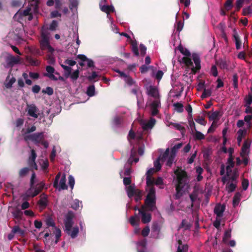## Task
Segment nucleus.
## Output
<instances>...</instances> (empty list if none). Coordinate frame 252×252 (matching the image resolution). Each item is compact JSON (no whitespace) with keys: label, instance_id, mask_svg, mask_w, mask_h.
<instances>
[{"label":"nucleus","instance_id":"1","mask_svg":"<svg viewBox=\"0 0 252 252\" xmlns=\"http://www.w3.org/2000/svg\"><path fill=\"white\" fill-rule=\"evenodd\" d=\"M45 222L47 226L46 229H48L50 226L53 227V233L55 234L56 240L55 241L53 240V235L51 233V231L50 230H49V232L47 230L45 229L44 231H46V232L44 234V238H45V240L44 242L45 245L50 243V245H55L58 243L61 237V230L60 228L56 226L54 220L52 217H49L47 218L45 220Z\"/></svg>","mask_w":252,"mask_h":252},{"label":"nucleus","instance_id":"2","mask_svg":"<svg viewBox=\"0 0 252 252\" xmlns=\"http://www.w3.org/2000/svg\"><path fill=\"white\" fill-rule=\"evenodd\" d=\"M177 176V184L176 185V193L175 194V199H180L183 195L182 190L187 183V173L183 170L177 169L175 171Z\"/></svg>","mask_w":252,"mask_h":252},{"label":"nucleus","instance_id":"3","mask_svg":"<svg viewBox=\"0 0 252 252\" xmlns=\"http://www.w3.org/2000/svg\"><path fill=\"white\" fill-rule=\"evenodd\" d=\"M192 58L195 63V67L193 66V63L189 57H184L182 60L186 65L189 67H191V71L195 74L197 71L200 69V60L199 56L196 53L192 54Z\"/></svg>","mask_w":252,"mask_h":252},{"label":"nucleus","instance_id":"4","mask_svg":"<svg viewBox=\"0 0 252 252\" xmlns=\"http://www.w3.org/2000/svg\"><path fill=\"white\" fill-rule=\"evenodd\" d=\"M144 204L147 210L153 211L156 208V197L155 188L149 189L148 194L144 200Z\"/></svg>","mask_w":252,"mask_h":252},{"label":"nucleus","instance_id":"5","mask_svg":"<svg viewBox=\"0 0 252 252\" xmlns=\"http://www.w3.org/2000/svg\"><path fill=\"white\" fill-rule=\"evenodd\" d=\"M44 135L43 132L35 133L32 134L26 135L24 136V139L25 141L31 140L35 144L40 143L44 140Z\"/></svg>","mask_w":252,"mask_h":252},{"label":"nucleus","instance_id":"6","mask_svg":"<svg viewBox=\"0 0 252 252\" xmlns=\"http://www.w3.org/2000/svg\"><path fill=\"white\" fill-rule=\"evenodd\" d=\"M44 184L43 183H40L38 185V187H37L34 191L33 192H32L30 189H29L28 191V193L24 194L23 195V199L24 200H27L29 197H34L37 195L43 189Z\"/></svg>","mask_w":252,"mask_h":252},{"label":"nucleus","instance_id":"7","mask_svg":"<svg viewBox=\"0 0 252 252\" xmlns=\"http://www.w3.org/2000/svg\"><path fill=\"white\" fill-rule=\"evenodd\" d=\"M73 213L71 211H68L65 216V218L64 220L65 230L69 231L71 229V228L73 224Z\"/></svg>","mask_w":252,"mask_h":252},{"label":"nucleus","instance_id":"8","mask_svg":"<svg viewBox=\"0 0 252 252\" xmlns=\"http://www.w3.org/2000/svg\"><path fill=\"white\" fill-rule=\"evenodd\" d=\"M37 157L36 152L34 149L31 150V156L29 157L28 160L29 165L31 168L37 170L38 166L35 162V159Z\"/></svg>","mask_w":252,"mask_h":252},{"label":"nucleus","instance_id":"9","mask_svg":"<svg viewBox=\"0 0 252 252\" xmlns=\"http://www.w3.org/2000/svg\"><path fill=\"white\" fill-rule=\"evenodd\" d=\"M139 214L141 215V221L143 223H147L151 220V215L144 210V207L142 206L141 209H139Z\"/></svg>","mask_w":252,"mask_h":252},{"label":"nucleus","instance_id":"10","mask_svg":"<svg viewBox=\"0 0 252 252\" xmlns=\"http://www.w3.org/2000/svg\"><path fill=\"white\" fill-rule=\"evenodd\" d=\"M28 114L34 118H37L38 115L37 113L39 111L38 108L34 104H30L27 105Z\"/></svg>","mask_w":252,"mask_h":252},{"label":"nucleus","instance_id":"11","mask_svg":"<svg viewBox=\"0 0 252 252\" xmlns=\"http://www.w3.org/2000/svg\"><path fill=\"white\" fill-rule=\"evenodd\" d=\"M37 204L40 211L46 208L48 205V197L45 194L42 193L40 195V199L38 201Z\"/></svg>","mask_w":252,"mask_h":252},{"label":"nucleus","instance_id":"12","mask_svg":"<svg viewBox=\"0 0 252 252\" xmlns=\"http://www.w3.org/2000/svg\"><path fill=\"white\" fill-rule=\"evenodd\" d=\"M225 210V205L224 204H217L214 208V213L218 218H221L223 216V212Z\"/></svg>","mask_w":252,"mask_h":252},{"label":"nucleus","instance_id":"13","mask_svg":"<svg viewBox=\"0 0 252 252\" xmlns=\"http://www.w3.org/2000/svg\"><path fill=\"white\" fill-rule=\"evenodd\" d=\"M148 94L154 97L155 99L159 98V97L158 89L152 86L149 87L148 91Z\"/></svg>","mask_w":252,"mask_h":252},{"label":"nucleus","instance_id":"14","mask_svg":"<svg viewBox=\"0 0 252 252\" xmlns=\"http://www.w3.org/2000/svg\"><path fill=\"white\" fill-rule=\"evenodd\" d=\"M27 16H28L29 21H31L33 18L32 13H29L26 9L20 10L15 15V17L19 16L21 19H22L23 17Z\"/></svg>","mask_w":252,"mask_h":252},{"label":"nucleus","instance_id":"15","mask_svg":"<svg viewBox=\"0 0 252 252\" xmlns=\"http://www.w3.org/2000/svg\"><path fill=\"white\" fill-rule=\"evenodd\" d=\"M99 6L101 10L106 13L107 15L115 11L114 7L112 5H102L101 3H100Z\"/></svg>","mask_w":252,"mask_h":252},{"label":"nucleus","instance_id":"16","mask_svg":"<svg viewBox=\"0 0 252 252\" xmlns=\"http://www.w3.org/2000/svg\"><path fill=\"white\" fill-rule=\"evenodd\" d=\"M207 114L209 120L210 121H213V122H215L216 120H219L220 117V111H216L211 114L210 111H208L207 112Z\"/></svg>","mask_w":252,"mask_h":252},{"label":"nucleus","instance_id":"17","mask_svg":"<svg viewBox=\"0 0 252 252\" xmlns=\"http://www.w3.org/2000/svg\"><path fill=\"white\" fill-rule=\"evenodd\" d=\"M156 120L155 119H151L149 121L146 123H144L142 125V127L143 130H147L149 129L152 128L155 125Z\"/></svg>","mask_w":252,"mask_h":252},{"label":"nucleus","instance_id":"18","mask_svg":"<svg viewBox=\"0 0 252 252\" xmlns=\"http://www.w3.org/2000/svg\"><path fill=\"white\" fill-rule=\"evenodd\" d=\"M178 247L177 252H188V245L187 244H183L181 240L178 241Z\"/></svg>","mask_w":252,"mask_h":252},{"label":"nucleus","instance_id":"19","mask_svg":"<svg viewBox=\"0 0 252 252\" xmlns=\"http://www.w3.org/2000/svg\"><path fill=\"white\" fill-rule=\"evenodd\" d=\"M246 133H247V130L245 129H240L238 131V132H237V134H238L237 142H238V146H240L241 145V143L242 141V139H243V137H244L246 135Z\"/></svg>","mask_w":252,"mask_h":252},{"label":"nucleus","instance_id":"20","mask_svg":"<svg viewBox=\"0 0 252 252\" xmlns=\"http://www.w3.org/2000/svg\"><path fill=\"white\" fill-rule=\"evenodd\" d=\"M40 44L41 50H46L47 47L50 45L49 39H47L44 36L43 39H41Z\"/></svg>","mask_w":252,"mask_h":252},{"label":"nucleus","instance_id":"21","mask_svg":"<svg viewBox=\"0 0 252 252\" xmlns=\"http://www.w3.org/2000/svg\"><path fill=\"white\" fill-rule=\"evenodd\" d=\"M234 34H233V37L235 41L236 48L237 50H239L241 46V41L235 29L234 30Z\"/></svg>","mask_w":252,"mask_h":252},{"label":"nucleus","instance_id":"22","mask_svg":"<svg viewBox=\"0 0 252 252\" xmlns=\"http://www.w3.org/2000/svg\"><path fill=\"white\" fill-rule=\"evenodd\" d=\"M127 195L129 198H131L134 195L136 189L134 188V185L129 186L126 188Z\"/></svg>","mask_w":252,"mask_h":252},{"label":"nucleus","instance_id":"23","mask_svg":"<svg viewBox=\"0 0 252 252\" xmlns=\"http://www.w3.org/2000/svg\"><path fill=\"white\" fill-rule=\"evenodd\" d=\"M66 232V233L70 235V237L72 238H75L77 237L78 233H79V228L78 227H74L72 228V230L71 231V229L69 231L65 230Z\"/></svg>","mask_w":252,"mask_h":252},{"label":"nucleus","instance_id":"24","mask_svg":"<svg viewBox=\"0 0 252 252\" xmlns=\"http://www.w3.org/2000/svg\"><path fill=\"white\" fill-rule=\"evenodd\" d=\"M161 225L158 222L155 221L154 222L152 225V230L153 232H156L158 234L161 230Z\"/></svg>","mask_w":252,"mask_h":252},{"label":"nucleus","instance_id":"25","mask_svg":"<svg viewBox=\"0 0 252 252\" xmlns=\"http://www.w3.org/2000/svg\"><path fill=\"white\" fill-rule=\"evenodd\" d=\"M62 67L64 69V76L66 78H68L71 75L72 68L71 67L64 65L61 64Z\"/></svg>","mask_w":252,"mask_h":252},{"label":"nucleus","instance_id":"26","mask_svg":"<svg viewBox=\"0 0 252 252\" xmlns=\"http://www.w3.org/2000/svg\"><path fill=\"white\" fill-rule=\"evenodd\" d=\"M129 223L132 226L138 225L139 222V218L135 214L134 216L130 217L129 220Z\"/></svg>","mask_w":252,"mask_h":252},{"label":"nucleus","instance_id":"27","mask_svg":"<svg viewBox=\"0 0 252 252\" xmlns=\"http://www.w3.org/2000/svg\"><path fill=\"white\" fill-rule=\"evenodd\" d=\"M12 230L13 231V233H14L15 234H18L20 236H24L25 235V231L21 229L18 225L14 226Z\"/></svg>","mask_w":252,"mask_h":252},{"label":"nucleus","instance_id":"28","mask_svg":"<svg viewBox=\"0 0 252 252\" xmlns=\"http://www.w3.org/2000/svg\"><path fill=\"white\" fill-rule=\"evenodd\" d=\"M66 182V178L65 175L63 174L62 177L60 182V189L59 190L61 189H66L67 188V187L65 184Z\"/></svg>","mask_w":252,"mask_h":252},{"label":"nucleus","instance_id":"29","mask_svg":"<svg viewBox=\"0 0 252 252\" xmlns=\"http://www.w3.org/2000/svg\"><path fill=\"white\" fill-rule=\"evenodd\" d=\"M131 50L135 56H139V52L137 47V42L136 41H131Z\"/></svg>","mask_w":252,"mask_h":252},{"label":"nucleus","instance_id":"30","mask_svg":"<svg viewBox=\"0 0 252 252\" xmlns=\"http://www.w3.org/2000/svg\"><path fill=\"white\" fill-rule=\"evenodd\" d=\"M146 185L149 187L150 189L152 188H155L154 185H155V179L152 177H149V176H146Z\"/></svg>","mask_w":252,"mask_h":252},{"label":"nucleus","instance_id":"31","mask_svg":"<svg viewBox=\"0 0 252 252\" xmlns=\"http://www.w3.org/2000/svg\"><path fill=\"white\" fill-rule=\"evenodd\" d=\"M30 170V168L27 167L21 168L18 172L19 177L23 178L26 176L29 172Z\"/></svg>","mask_w":252,"mask_h":252},{"label":"nucleus","instance_id":"32","mask_svg":"<svg viewBox=\"0 0 252 252\" xmlns=\"http://www.w3.org/2000/svg\"><path fill=\"white\" fill-rule=\"evenodd\" d=\"M231 237V230L228 229L225 231L224 235L222 238V241L224 243H226L228 240Z\"/></svg>","mask_w":252,"mask_h":252},{"label":"nucleus","instance_id":"33","mask_svg":"<svg viewBox=\"0 0 252 252\" xmlns=\"http://www.w3.org/2000/svg\"><path fill=\"white\" fill-rule=\"evenodd\" d=\"M178 48L179 50L180 51V52L185 55L186 56L190 57L191 55V54L190 52L186 48H184L182 45H180Z\"/></svg>","mask_w":252,"mask_h":252},{"label":"nucleus","instance_id":"34","mask_svg":"<svg viewBox=\"0 0 252 252\" xmlns=\"http://www.w3.org/2000/svg\"><path fill=\"white\" fill-rule=\"evenodd\" d=\"M217 63L218 65L220 66L221 69H227L228 68V64L226 63V61L224 60H219L217 62Z\"/></svg>","mask_w":252,"mask_h":252},{"label":"nucleus","instance_id":"35","mask_svg":"<svg viewBox=\"0 0 252 252\" xmlns=\"http://www.w3.org/2000/svg\"><path fill=\"white\" fill-rule=\"evenodd\" d=\"M169 156V149L167 148L166 149L165 151L162 155H161L158 158H160V159L162 162H164L166 160V159L168 158Z\"/></svg>","mask_w":252,"mask_h":252},{"label":"nucleus","instance_id":"36","mask_svg":"<svg viewBox=\"0 0 252 252\" xmlns=\"http://www.w3.org/2000/svg\"><path fill=\"white\" fill-rule=\"evenodd\" d=\"M95 87L94 85H90L87 88V94L89 96H93L94 95Z\"/></svg>","mask_w":252,"mask_h":252},{"label":"nucleus","instance_id":"37","mask_svg":"<svg viewBox=\"0 0 252 252\" xmlns=\"http://www.w3.org/2000/svg\"><path fill=\"white\" fill-rule=\"evenodd\" d=\"M40 2V0H30V4L33 6L35 12L37 11L38 8H39V4Z\"/></svg>","mask_w":252,"mask_h":252},{"label":"nucleus","instance_id":"38","mask_svg":"<svg viewBox=\"0 0 252 252\" xmlns=\"http://www.w3.org/2000/svg\"><path fill=\"white\" fill-rule=\"evenodd\" d=\"M240 197L241 194L239 192H236L235 193L233 199V204L234 207L238 205L240 201Z\"/></svg>","mask_w":252,"mask_h":252},{"label":"nucleus","instance_id":"39","mask_svg":"<svg viewBox=\"0 0 252 252\" xmlns=\"http://www.w3.org/2000/svg\"><path fill=\"white\" fill-rule=\"evenodd\" d=\"M195 131V133L193 135L195 140H200L204 139L205 138L204 135L201 132L196 130Z\"/></svg>","mask_w":252,"mask_h":252},{"label":"nucleus","instance_id":"40","mask_svg":"<svg viewBox=\"0 0 252 252\" xmlns=\"http://www.w3.org/2000/svg\"><path fill=\"white\" fill-rule=\"evenodd\" d=\"M173 106L175 107V109L176 110V111L178 113H182L184 111V106L183 105L180 103V102H177L173 104Z\"/></svg>","mask_w":252,"mask_h":252},{"label":"nucleus","instance_id":"41","mask_svg":"<svg viewBox=\"0 0 252 252\" xmlns=\"http://www.w3.org/2000/svg\"><path fill=\"white\" fill-rule=\"evenodd\" d=\"M245 107L249 106L252 103V92L249 93L248 95L245 98Z\"/></svg>","mask_w":252,"mask_h":252},{"label":"nucleus","instance_id":"42","mask_svg":"<svg viewBox=\"0 0 252 252\" xmlns=\"http://www.w3.org/2000/svg\"><path fill=\"white\" fill-rule=\"evenodd\" d=\"M212 91L211 89H204L203 92L201 95L202 99L205 98L211 95Z\"/></svg>","mask_w":252,"mask_h":252},{"label":"nucleus","instance_id":"43","mask_svg":"<svg viewBox=\"0 0 252 252\" xmlns=\"http://www.w3.org/2000/svg\"><path fill=\"white\" fill-rule=\"evenodd\" d=\"M183 146L182 143H178L175 145L171 149V154L176 156V154L178 150L180 149Z\"/></svg>","mask_w":252,"mask_h":252},{"label":"nucleus","instance_id":"44","mask_svg":"<svg viewBox=\"0 0 252 252\" xmlns=\"http://www.w3.org/2000/svg\"><path fill=\"white\" fill-rule=\"evenodd\" d=\"M175 155L170 153V156L167 158V162L166 164V165L169 167H171V166L173 163L174 160L175 159Z\"/></svg>","mask_w":252,"mask_h":252},{"label":"nucleus","instance_id":"45","mask_svg":"<svg viewBox=\"0 0 252 252\" xmlns=\"http://www.w3.org/2000/svg\"><path fill=\"white\" fill-rule=\"evenodd\" d=\"M12 214L14 218L19 219L21 218V217L23 215V213L19 209H16L12 212Z\"/></svg>","mask_w":252,"mask_h":252},{"label":"nucleus","instance_id":"46","mask_svg":"<svg viewBox=\"0 0 252 252\" xmlns=\"http://www.w3.org/2000/svg\"><path fill=\"white\" fill-rule=\"evenodd\" d=\"M236 187V185L233 183H231L230 184H227L226 186V189L228 192H232L234 191L235 190Z\"/></svg>","mask_w":252,"mask_h":252},{"label":"nucleus","instance_id":"47","mask_svg":"<svg viewBox=\"0 0 252 252\" xmlns=\"http://www.w3.org/2000/svg\"><path fill=\"white\" fill-rule=\"evenodd\" d=\"M79 70L78 69H77L72 73H71V75H70L69 77L72 81H76L79 77Z\"/></svg>","mask_w":252,"mask_h":252},{"label":"nucleus","instance_id":"48","mask_svg":"<svg viewBox=\"0 0 252 252\" xmlns=\"http://www.w3.org/2000/svg\"><path fill=\"white\" fill-rule=\"evenodd\" d=\"M19 60L14 56L10 57L8 59V64L12 66L14 64L18 63Z\"/></svg>","mask_w":252,"mask_h":252},{"label":"nucleus","instance_id":"49","mask_svg":"<svg viewBox=\"0 0 252 252\" xmlns=\"http://www.w3.org/2000/svg\"><path fill=\"white\" fill-rule=\"evenodd\" d=\"M232 81L234 89H237L238 88V75L237 73H235L233 75Z\"/></svg>","mask_w":252,"mask_h":252},{"label":"nucleus","instance_id":"50","mask_svg":"<svg viewBox=\"0 0 252 252\" xmlns=\"http://www.w3.org/2000/svg\"><path fill=\"white\" fill-rule=\"evenodd\" d=\"M46 70L47 72V73H45L44 74V76H47L49 75V74H53L55 72V68L50 65H48L46 67Z\"/></svg>","mask_w":252,"mask_h":252},{"label":"nucleus","instance_id":"51","mask_svg":"<svg viewBox=\"0 0 252 252\" xmlns=\"http://www.w3.org/2000/svg\"><path fill=\"white\" fill-rule=\"evenodd\" d=\"M125 82L127 84V85L131 86L132 85H135V82L133 80V79L129 75H128L125 79Z\"/></svg>","mask_w":252,"mask_h":252},{"label":"nucleus","instance_id":"52","mask_svg":"<svg viewBox=\"0 0 252 252\" xmlns=\"http://www.w3.org/2000/svg\"><path fill=\"white\" fill-rule=\"evenodd\" d=\"M48 30H49L48 28L46 29L45 27H42L41 31V38L43 39V37L45 36L46 38L49 39L48 35L49 32L48 31Z\"/></svg>","mask_w":252,"mask_h":252},{"label":"nucleus","instance_id":"53","mask_svg":"<svg viewBox=\"0 0 252 252\" xmlns=\"http://www.w3.org/2000/svg\"><path fill=\"white\" fill-rule=\"evenodd\" d=\"M58 26V22L56 20H53L50 24L49 28L48 29L50 31H54L56 30Z\"/></svg>","mask_w":252,"mask_h":252},{"label":"nucleus","instance_id":"54","mask_svg":"<svg viewBox=\"0 0 252 252\" xmlns=\"http://www.w3.org/2000/svg\"><path fill=\"white\" fill-rule=\"evenodd\" d=\"M252 14V8L251 6L244 8L243 9V15L244 16H247L249 14Z\"/></svg>","mask_w":252,"mask_h":252},{"label":"nucleus","instance_id":"55","mask_svg":"<svg viewBox=\"0 0 252 252\" xmlns=\"http://www.w3.org/2000/svg\"><path fill=\"white\" fill-rule=\"evenodd\" d=\"M234 0H226L224 5L227 10H229L233 7Z\"/></svg>","mask_w":252,"mask_h":252},{"label":"nucleus","instance_id":"56","mask_svg":"<svg viewBox=\"0 0 252 252\" xmlns=\"http://www.w3.org/2000/svg\"><path fill=\"white\" fill-rule=\"evenodd\" d=\"M160 102L159 98L155 99L150 105L151 108H158L159 107Z\"/></svg>","mask_w":252,"mask_h":252},{"label":"nucleus","instance_id":"57","mask_svg":"<svg viewBox=\"0 0 252 252\" xmlns=\"http://www.w3.org/2000/svg\"><path fill=\"white\" fill-rule=\"evenodd\" d=\"M134 195L135 196V201H138L139 200L141 199L142 197V193L141 190L138 189H136L135 193H134Z\"/></svg>","mask_w":252,"mask_h":252},{"label":"nucleus","instance_id":"58","mask_svg":"<svg viewBox=\"0 0 252 252\" xmlns=\"http://www.w3.org/2000/svg\"><path fill=\"white\" fill-rule=\"evenodd\" d=\"M171 125H172L174 127H175L177 130L181 131L182 133L185 131V128L184 126H182L179 124L173 123H171L170 124Z\"/></svg>","mask_w":252,"mask_h":252},{"label":"nucleus","instance_id":"59","mask_svg":"<svg viewBox=\"0 0 252 252\" xmlns=\"http://www.w3.org/2000/svg\"><path fill=\"white\" fill-rule=\"evenodd\" d=\"M160 160H161L160 158H158V159L154 161V166L156 171H158L161 169V165L160 163Z\"/></svg>","mask_w":252,"mask_h":252},{"label":"nucleus","instance_id":"60","mask_svg":"<svg viewBox=\"0 0 252 252\" xmlns=\"http://www.w3.org/2000/svg\"><path fill=\"white\" fill-rule=\"evenodd\" d=\"M150 233V228L148 226H145L141 231V235L145 237L148 236Z\"/></svg>","mask_w":252,"mask_h":252},{"label":"nucleus","instance_id":"61","mask_svg":"<svg viewBox=\"0 0 252 252\" xmlns=\"http://www.w3.org/2000/svg\"><path fill=\"white\" fill-rule=\"evenodd\" d=\"M42 93L44 94H47L49 95H51L54 93L53 89L50 87H47L45 90H42Z\"/></svg>","mask_w":252,"mask_h":252},{"label":"nucleus","instance_id":"62","mask_svg":"<svg viewBox=\"0 0 252 252\" xmlns=\"http://www.w3.org/2000/svg\"><path fill=\"white\" fill-rule=\"evenodd\" d=\"M16 79L14 77H12L9 81L6 83L5 85V87L7 89L11 88L12 86V85L15 82Z\"/></svg>","mask_w":252,"mask_h":252},{"label":"nucleus","instance_id":"63","mask_svg":"<svg viewBox=\"0 0 252 252\" xmlns=\"http://www.w3.org/2000/svg\"><path fill=\"white\" fill-rule=\"evenodd\" d=\"M29 62L32 65L37 66L40 64V62L36 59H33L32 58H30L28 59Z\"/></svg>","mask_w":252,"mask_h":252},{"label":"nucleus","instance_id":"64","mask_svg":"<svg viewBox=\"0 0 252 252\" xmlns=\"http://www.w3.org/2000/svg\"><path fill=\"white\" fill-rule=\"evenodd\" d=\"M122 120L120 117H115L113 121V123L116 126H119L121 125Z\"/></svg>","mask_w":252,"mask_h":252}]
</instances>
